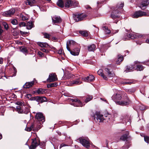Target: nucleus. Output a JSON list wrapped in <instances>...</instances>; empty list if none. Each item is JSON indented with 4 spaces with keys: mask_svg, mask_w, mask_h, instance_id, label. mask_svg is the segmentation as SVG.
I'll use <instances>...</instances> for the list:
<instances>
[{
    "mask_svg": "<svg viewBox=\"0 0 149 149\" xmlns=\"http://www.w3.org/2000/svg\"><path fill=\"white\" fill-rule=\"evenodd\" d=\"M125 97L124 100L119 101L122 98L121 95L120 94L116 93L113 95L112 99L117 104L123 106L128 105L131 103V101L126 95Z\"/></svg>",
    "mask_w": 149,
    "mask_h": 149,
    "instance_id": "1",
    "label": "nucleus"
},
{
    "mask_svg": "<svg viewBox=\"0 0 149 149\" xmlns=\"http://www.w3.org/2000/svg\"><path fill=\"white\" fill-rule=\"evenodd\" d=\"M31 144L30 146H29V149H35L39 145L40 147L45 149V143L44 142H40L39 139L38 137H35L32 139Z\"/></svg>",
    "mask_w": 149,
    "mask_h": 149,
    "instance_id": "2",
    "label": "nucleus"
},
{
    "mask_svg": "<svg viewBox=\"0 0 149 149\" xmlns=\"http://www.w3.org/2000/svg\"><path fill=\"white\" fill-rule=\"evenodd\" d=\"M78 140L84 147L89 148L90 147V141L87 137H82L79 138Z\"/></svg>",
    "mask_w": 149,
    "mask_h": 149,
    "instance_id": "3",
    "label": "nucleus"
},
{
    "mask_svg": "<svg viewBox=\"0 0 149 149\" xmlns=\"http://www.w3.org/2000/svg\"><path fill=\"white\" fill-rule=\"evenodd\" d=\"M143 16H149V11H147L146 12H143L141 10L136 11L132 15V17L134 18H137Z\"/></svg>",
    "mask_w": 149,
    "mask_h": 149,
    "instance_id": "4",
    "label": "nucleus"
},
{
    "mask_svg": "<svg viewBox=\"0 0 149 149\" xmlns=\"http://www.w3.org/2000/svg\"><path fill=\"white\" fill-rule=\"evenodd\" d=\"M87 17V15L85 13L76 14L73 16L74 19L76 22H78L84 20Z\"/></svg>",
    "mask_w": 149,
    "mask_h": 149,
    "instance_id": "5",
    "label": "nucleus"
},
{
    "mask_svg": "<svg viewBox=\"0 0 149 149\" xmlns=\"http://www.w3.org/2000/svg\"><path fill=\"white\" fill-rule=\"evenodd\" d=\"M119 12L118 9L113 10L111 15V17L113 20H116L114 22V23L117 24L118 20L121 19L120 16L117 14L119 13Z\"/></svg>",
    "mask_w": 149,
    "mask_h": 149,
    "instance_id": "6",
    "label": "nucleus"
},
{
    "mask_svg": "<svg viewBox=\"0 0 149 149\" xmlns=\"http://www.w3.org/2000/svg\"><path fill=\"white\" fill-rule=\"evenodd\" d=\"M93 117L96 122H101L104 120L103 115L100 114L99 112H96L93 115Z\"/></svg>",
    "mask_w": 149,
    "mask_h": 149,
    "instance_id": "7",
    "label": "nucleus"
},
{
    "mask_svg": "<svg viewBox=\"0 0 149 149\" xmlns=\"http://www.w3.org/2000/svg\"><path fill=\"white\" fill-rule=\"evenodd\" d=\"M71 104L74 107H82L85 104H83L79 100L71 99H70Z\"/></svg>",
    "mask_w": 149,
    "mask_h": 149,
    "instance_id": "8",
    "label": "nucleus"
},
{
    "mask_svg": "<svg viewBox=\"0 0 149 149\" xmlns=\"http://www.w3.org/2000/svg\"><path fill=\"white\" fill-rule=\"evenodd\" d=\"M15 12L14 9H11L8 11L3 12L2 13L3 16L6 17H10L13 15Z\"/></svg>",
    "mask_w": 149,
    "mask_h": 149,
    "instance_id": "9",
    "label": "nucleus"
},
{
    "mask_svg": "<svg viewBox=\"0 0 149 149\" xmlns=\"http://www.w3.org/2000/svg\"><path fill=\"white\" fill-rule=\"evenodd\" d=\"M137 36H138L139 38H141L142 37V36L141 35H139L137 34V35L135 34L134 33H130L129 34L127 35V38L125 39L123 38L124 40H130V39H134V38H136Z\"/></svg>",
    "mask_w": 149,
    "mask_h": 149,
    "instance_id": "10",
    "label": "nucleus"
},
{
    "mask_svg": "<svg viewBox=\"0 0 149 149\" xmlns=\"http://www.w3.org/2000/svg\"><path fill=\"white\" fill-rule=\"evenodd\" d=\"M36 118L39 121H41L42 123L45 121V118L42 113L38 112L36 113L35 116Z\"/></svg>",
    "mask_w": 149,
    "mask_h": 149,
    "instance_id": "11",
    "label": "nucleus"
},
{
    "mask_svg": "<svg viewBox=\"0 0 149 149\" xmlns=\"http://www.w3.org/2000/svg\"><path fill=\"white\" fill-rule=\"evenodd\" d=\"M56 76L54 73H52L49 74V78L47 79V81L49 82L54 81L57 80Z\"/></svg>",
    "mask_w": 149,
    "mask_h": 149,
    "instance_id": "12",
    "label": "nucleus"
},
{
    "mask_svg": "<svg viewBox=\"0 0 149 149\" xmlns=\"http://www.w3.org/2000/svg\"><path fill=\"white\" fill-rule=\"evenodd\" d=\"M149 4V0H143L139 7L142 10H144Z\"/></svg>",
    "mask_w": 149,
    "mask_h": 149,
    "instance_id": "13",
    "label": "nucleus"
},
{
    "mask_svg": "<svg viewBox=\"0 0 149 149\" xmlns=\"http://www.w3.org/2000/svg\"><path fill=\"white\" fill-rule=\"evenodd\" d=\"M81 78L82 80L86 82L92 81L94 80V77L92 75H90L86 77H82Z\"/></svg>",
    "mask_w": 149,
    "mask_h": 149,
    "instance_id": "14",
    "label": "nucleus"
},
{
    "mask_svg": "<svg viewBox=\"0 0 149 149\" xmlns=\"http://www.w3.org/2000/svg\"><path fill=\"white\" fill-rule=\"evenodd\" d=\"M52 22L54 24L60 23L62 22L61 17L58 16H55L52 18Z\"/></svg>",
    "mask_w": 149,
    "mask_h": 149,
    "instance_id": "15",
    "label": "nucleus"
},
{
    "mask_svg": "<svg viewBox=\"0 0 149 149\" xmlns=\"http://www.w3.org/2000/svg\"><path fill=\"white\" fill-rule=\"evenodd\" d=\"M64 6L66 8H70L72 6V1L71 0H64Z\"/></svg>",
    "mask_w": 149,
    "mask_h": 149,
    "instance_id": "16",
    "label": "nucleus"
},
{
    "mask_svg": "<svg viewBox=\"0 0 149 149\" xmlns=\"http://www.w3.org/2000/svg\"><path fill=\"white\" fill-rule=\"evenodd\" d=\"M80 49L78 48H76L70 51V54L74 56H77L79 54Z\"/></svg>",
    "mask_w": 149,
    "mask_h": 149,
    "instance_id": "17",
    "label": "nucleus"
},
{
    "mask_svg": "<svg viewBox=\"0 0 149 149\" xmlns=\"http://www.w3.org/2000/svg\"><path fill=\"white\" fill-rule=\"evenodd\" d=\"M105 71L108 73V77H111L114 75V74L112 72L111 70L108 68H106L105 69Z\"/></svg>",
    "mask_w": 149,
    "mask_h": 149,
    "instance_id": "18",
    "label": "nucleus"
},
{
    "mask_svg": "<svg viewBox=\"0 0 149 149\" xmlns=\"http://www.w3.org/2000/svg\"><path fill=\"white\" fill-rule=\"evenodd\" d=\"M34 84V81H32L30 82H26L23 86V87L24 88H29L31 87Z\"/></svg>",
    "mask_w": 149,
    "mask_h": 149,
    "instance_id": "19",
    "label": "nucleus"
},
{
    "mask_svg": "<svg viewBox=\"0 0 149 149\" xmlns=\"http://www.w3.org/2000/svg\"><path fill=\"white\" fill-rule=\"evenodd\" d=\"M36 1L35 0H26L25 3L26 5H29L31 6H33L36 3Z\"/></svg>",
    "mask_w": 149,
    "mask_h": 149,
    "instance_id": "20",
    "label": "nucleus"
},
{
    "mask_svg": "<svg viewBox=\"0 0 149 149\" xmlns=\"http://www.w3.org/2000/svg\"><path fill=\"white\" fill-rule=\"evenodd\" d=\"M97 73L98 75H101L105 80H107L108 78L103 74V70L102 69H101L97 71Z\"/></svg>",
    "mask_w": 149,
    "mask_h": 149,
    "instance_id": "21",
    "label": "nucleus"
},
{
    "mask_svg": "<svg viewBox=\"0 0 149 149\" xmlns=\"http://www.w3.org/2000/svg\"><path fill=\"white\" fill-rule=\"evenodd\" d=\"M22 113H25L27 114L29 113L30 111V109L29 107L27 106H23V109L22 110Z\"/></svg>",
    "mask_w": 149,
    "mask_h": 149,
    "instance_id": "22",
    "label": "nucleus"
},
{
    "mask_svg": "<svg viewBox=\"0 0 149 149\" xmlns=\"http://www.w3.org/2000/svg\"><path fill=\"white\" fill-rule=\"evenodd\" d=\"M56 4L59 7L61 8H63L64 6V1L58 0Z\"/></svg>",
    "mask_w": 149,
    "mask_h": 149,
    "instance_id": "23",
    "label": "nucleus"
},
{
    "mask_svg": "<svg viewBox=\"0 0 149 149\" xmlns=\"http://www.w3.org/2000/svg\"><path fill=\"white\" fill-rule=\"evenodd\" d=\"M96 48V46L94 44L89 45L88 47V49L89 51H94Z\"/></svg>",
    "mask_w": 149,
    "mask_h": 149,
    "instance_id": "24",
    "label": "nucleus"
},
{
    "mask_svg": "<svg viewBox=\"0 0 149 149\" xmlns=\"http://www.w3.org/2000/svg\"><path fill=\"white\" fill-rule=\"evenodd\" d=\"M80 78H78L77 79L75 78L76 80H73L71 81L72 84H75L76 85H79L81 84V82L79 81Z\"/></svg>",
    "mask_w": 149,
    "mask_h": 149,
    "instance_id": "25",
    "label": "nucleus"
},
{
    "mask_svg": "<svg viewBox=\"0 0 149 149\" xmlns=\"http://www.w3.org/2000/svg\"><path fill=\"white\" fill-rule=\"evenodd\" d=\"M124 58L123 56L120 55H119L118 56L117 61H116V63L119 65L120 63V62H121L123 60Z\"/></svg>",
    "mask_w": 149,
    "mask_h": 149,
    "instance_id": "26",
    "label": "nucleus"
},
{
    "mask_svg": "<svg viewBox=\"0 0 149 149\" xmlns=\"http://www.w3.org/2000/svg\"><path fill=\"white\" fill-rule=\"evenodd\" d=\"M129 132H127L126 133L122 136L120 138V139L123 141H125L128 139V136L129 135Z\"/></svg>",
    "mask_w": 149,
    "mask_h": 149,
    "instance_id": "27",
    "label": "nucleus"
},
{
    "mask_svg": "<svg viewBox=\"0 0 149 149\" xmlns=\"http://www.w3.org/2000/svg\"><path fill=\"white\" fill-rule=\"evenodd\" d=\"M47 101V99L46 97L38 96V102L42 103L43 102H46Z\"/></svg>",
    "mask_w": 149,
    "mask_h": 149,
    "instance_id": "28",
    "label": "nucleus"
},
{
    "mask_svg": "<svg viewBox=\"0 0 149 149\" xmlns=\"http://www.w3.org/2000/svg\"><path fill=\"white\" fill-rule=\"evenodd\" d=\"M38 44L42 47H47L49 46L48 44L46 42H39Z\"/></svg>",
    "mask_w": 149,
    "mask_h": 149,
    "instance_id": "29",
    "label": "nucleus"
},
{
    "mask_svg": "<svg viewBox=\"0 0 149 149\" xmlns=\"http://www.w3.org/2000/svg\"><path fill=\"white\" fill-rule=\"evenodd\" d=\"M23 109V106H17L16 107V111L18 112V113H22V110Z\"/></svg>",
    "mask_w": 149,
    "mask_h": 149,
    "instance_id": "30",
    "label": "nucleus"
},
{
    "mask_svg": "<svg viewBox=\"0 0 149 149\" xmlns=\"http://www.w3.org/2000/svg\"><path fill=\"white\" fill-rule=\"evenodd\" d=\"M124 3L123 2H121L118 3L116 6V8L118 9H122L124 6Z\"/></svg>",
    "mask_w": 149,
    "mask_h": 149,
    "instance_id": "31",
    "label": "nucleus"
},
{
    "mask_svg": "<svg viewBox=\"0 0 149 149\" xmlns=\"http://www.w3.org/2000/svg\"><path fill=\"white\" fill-rule=\"evenodd\" d=\"M134 68V67L132 65L127 66L125 71L127 72H131L133 70Z\"/></svg>",
    "mask_w": 149,
    "mask_h": 149,
    "instance_id": "32",
    "label": "nucleus"
},
{
    "mask_svg": "<svg viewBox=\"0 0 149 149\" xmlns=\"http://www.w3.org/2000/svg\"><path fill=\"white\" fill-rule=\"evenodd\" d=\"M75 43V42L74 41H73L71 40V41H69L68 44V42H67V43L66 48H67V50L68 51H69L70 53V51H71V50L70 49V48L68 47V46H69V44H70V46L71 47V44H74Z\"/></svg>",
    "mask_w": 149,
    "mask_h": 149,
    "instance_id": "33",
    "label": "nucleus"
},
{
    "mask_svg": "<svg viewBox=\"0 0 149 149\" xmlns=\"http://www.w3.org/2000/svg\"><path fill=\"white\" fill-rule=\"evenodd\" d=\"M57 83L54 82L52 83H50L47 85V86L48 88L53 87L55 86H57Z\"/></svg>",
    "mask_w": 149,
    "mask_h": 149,
    "instance_id": "34",
    "label": "nucleus"
},
{
    "mask_svg": "<svg viewBox=\"0 0 149 149\" xmlns=\"http://www.w3.org/2000/svg\"><path fill=\"white\" fill-rule=\"evenodd\" d=\"M45 91V90L44 89L39 88L37 91L36 93L38 94H41L43 93Z\"/></svg>",
    "mask_w": 149,
    "mask_h": 149,
    "instance_id": "35",
    "label": "nucleus"
},
{
    "mask_svg": "<svg viewBox=\"0 0 149 149\" xmlns=\"http://www.w3.org/2000/svg\"><path fill=\"white\" fill-rule=\"evenodd\" d=\"M125 91L128 93L130 94L134 93L135 91V89L134 88H131L129 89H126L125 90Z\"/></svg>",
    "mask_w": 149,
    "mask_h": 149,
    "instance_id": "36",
    "label": "nucleus"
},
{
    "mask_svg": "<svg viewBox=\"0 0 149 149\" xmlns=\"http://www.w3.org/2000/svg\"><path fill=\"white\" fill-rule=\"evenodd\" d=\"M33 24L32 22H29L28 23L27 26V29H31L32 27H33Z\"/></svg>",
    "mask_w": 149,
    "mask_h": 149,
    "instance_id": "37",
    "label": "nucleus"
},
{
    "mask_svg": "<svg viewBox=\"0 0 149 149\" xmlns=\"http://www.w3.org/2000/svg\"><path fill=\"white\" fill-rule=\"evenodd\" d=\"M103 29L105 31V32L106 34H110L111 31L109 29L108 27L106 26H104L103 27Z\"/></svg>",
    "mask_w": 149,
    "mask_h": 149,
    "instance_id": "38",
    "label": "nucleus"
},
{
    "mask_svg": "<svg viewBox=\"0 0 149 149\" xmlns=\"http://www.w3.org/2000/svg\"><path fill=\"white\" fill-rule=\"evenodd\" d=\"M143 69V66L141 65H137L136 69L137 71H141Z\"/></svg>",
    "mask_w": 149,
    "mask_h": 149,
    "instance_id": "39",
    "label": "nucleus"
},
{
    "mask_svg": "<svg viewBox=\"0 0 149 149\" xmlns=\"http://www.w3.org/2000/svg\"><path fill=\"white\" fill-rule=\"evenodd\" d=\"M79 33L80 34L84 36H87L88 35V33L86 31H79Z\"/></svg>",
    "mask_w": 149,
    "mask_h": 149,
    "instance_id": "40",
    "label": "nucleus"
},
{
    "mask_svg": "<svg viewBox=\"0 0 149 149\" xmlns=\"http://www.w3.org/2000/svg\"><path fill=\"white\" fill-rule=\"evenodd\" d=\"M1 25L3 26L5 29L7 30L8 29L9 27L8 24L5 22H3L2 23Z\"/></svg>",
    "mask_w": 149,
    "mask_h": 149,
    "instance_id": "41",
    "label": "nucleus"
},
{
    "mask_svg": "<svg viewBox=\"0 0 149 149\" xmlns=\"http://www.w3.org/2000/svg\"><path fill=\"white\" fill-rule=\"evenodd\" d=\"M67 78L68 79H70L71 78H74L75 76L71 73H68L67 75Z\"/></svg>",
    "mask_w": 149,
    "mask_h": 149,
    "instance_id": "42",
    "label": "nucleus"
},
{
    "mask_svg": "<svg viewBox=\"0 0 149 149\" xmlns=\"http://www.w3.org/2000/svg\"><path fill=\"white\" fill-rule=\"evenodd\" d=\"M20 50L24 53H27L28 50L26 47H22L20 48Z\"/></svg>",
    "mask_w": 149,
    "mask_h": 149,
    "instance_id": "43",
    "label": "nucleus"
},
{
    "mask_svg": "<svg viewBox=\"0 0 149 149\" xmlns=\"http://www.w3.org/2000/svg\"><path fill=\"white\" fill-rule=\"evenodd\" d=\"M93 98V97L92 96H87L85 100V102L86 103H87L91 100Z\"/></svg>",
    "mask_w": 149,
    "mask_h": 149,
    "instance_id": "44",
    "label": "nucleus"
},
{
    "mask_svg": "<svg viewBox=\"0 0 149 149\" xmlns=\"http://www.w3.org/2000/svg\"><path fill=\"white\" fill-rule=\"evenodd\" d=\"M43 34L44 36V38H45L49 39L50 37V35L47 33H43Z\"/></svg>",
    "mask_w": 149,
    "mask_h": 149,
    "instance_id": "45",
    "label": "nucleus"
},
{
    "mask_svg": "<svg viewBox=\"0 0 149 149\" xmlns=\"http://www.w3.org/2000/svg\"><path fill=\"white\" fill-rule=\"evenodd\" d=\"M38 96L35 97H31L30 100H36L37 102H38Z\"/></svg>",
    "mask_w": 149,
    "mask_h": 149,
    "instance_id": "46",
    "label": "nucleus"
},
{
    "mask_svg": "<svg viewBox=\"0 0 149 149\" xmlns=\"http://www.w3.org/2000/svg\"><path fill=\"white\" fill-rule=\"evenodd\" d=\"M35 125L34 124H32L31 125V126L30 127V128H31V129L32 130L33 129V130H36V131H38V128H35L34 129V128L35 127Z\"/></svg>",
    "mask_w": 149,
    "mask_h": 149,
    "instance_id": "47",
    "label": "nucleus"
},
{
    "mask_svg": "<svg viewBox=\"0 0 149 149\" xmlns=\"http://www.w3.org/2000/svg\"><path fill=\"white\" fill-rule=\"evenodd\" d=\"M40 50L42 52H45L46 53H48L49 51L47 49H46L44 48H42L40 49Z\"/></svg>",
    "mask_w": 149,
    "mask_h": 149,
    "instance_id": "48",
    "label": "nucleus"
},
{
    "mask_svg": "<svg viewBox=\"0 0 149 149\" xmlns=\"http://www.w3.org/2000/svg\"><path fill=\"white\" fill-rule=\"evenodd\" d=\"M145 141L148 143H149V137L148 136H145L144 137Z\"/></svg>",
    "mask_w": 149,
    "mask_h": 149,
    "instance_id": "49",
    "label": "nucleus"
},
{
    "mask_svg": "<svg viewBox=\"0 0 149 149\" xmlns=\"http://www.w3.org/2000/svg\"><path fill=\"white\" fill-rule=\"evenodd\" d=\"M11 23L13 25H16L17 24V21L15 19L12 20Z\"/></svg>",
    "mask_w": 149,
    "mask_h": 149,
    "instance_id": "50",
    "label": "nucleus"
},
{
    "mask_svg": "<svg viewBox=\"0 0 149 149\" xmlns=\"http://www.w3.org/2000/svg\"><path fill=\"white\" fill-rule=\"evenodd\" d=\"M118 30H113L111 33V36L115 34L118 33Z\"/></svg>",
    "mask_w": 149,
    "mask_h": 149,
    "instance_id": "51",
    "label": "nucleus"
},
{
    "mask_svg": "<svg viewBox=\"0 0 149 149\" xmlns=\"http://www.w3.org/2000/svg\"><path fill=\"white\" fill-rule=\"evenodd\" d=\"M16 104L17 105H19V106H23V103L22 102H20V101L17 102L16 103Z\"/></svg>",
    "mask_w": 149,
    "mask_h": 149,
    "instance_id": "52",
    "label": "nucleus"
},
{
    "mask_svg": "<svg viewBox=\"0 0 149 149\" xmlns=\"http://www.w3.org/2000/svg\"><path fill=\"white\" fill-rule=\"evenodd\" d=\"M78 3L76 2H73L72 3V6L76 7L77 6Z\"/></svg>",
    "mask_w": 149,
    "mask_h": 149,
    "instance_id": "53",
    "label": "nucleus"
},
{
    "mask_svg": "<svg viewBox=\"0 0 149 149\" xmlns=\"http://www.w3.org/2000/svg\"><path fill=\"white\" fill-rule=\"evenodd\" d=\"M102 3L99 1H97V7L98 8H100L102 6Z\"/></svg>",
    "mask_w": 149,
    "mask_h": 149,
    "instance_id": "54",
    "label": "nucleus"
},
{
    "mask_svg": "<svg viewBox=\"0 0 149 149\" xmlns=\"http://www.w3.org/2000/svg\"><path fill=\"white\" fill-rule=\"evenodd\" d=\"M26 23L24 22H21L19 24V26L20 27L25 26Z\"/></svg>",
    "mask_w": 149,
    "mask_h": 149,
    "instance_id": "55",
    "label": "nucleus"
},
{
    "mask_svg": "<svg viewBox=\"0 0 149 149\" xmlns=\"http://www.w3.org/2000/svg\"><path fill=\"white\" fill-rule=\"evenodd\" d=\"M143 64L149 66V60L144 62Z\"/></svg>",
    "mask_w": 149,
    "mask_h": 149,
    "instance_id": "56",
    "label": "nucleus"
},
{
    "mask_svg": "<svg viewBox=\"0 0 149 149\" xmlns=\"http://www.w3.org/2000/svg\"><path fill=\"white\" fill-rule=\"evenodd\" d=\"M3 31L2 29V27L0 25V36L1 35L2 33L3 32Z\"/></svg>",
    "mask_w": 149,
    "mask_h": 149,
    "instance_id": "57",
    "label": "nucleus"
},
{
    "mask_svg": "<svg viewBox=\"0 0 149 149\" xmlns=\"http://www.w3.org/2000/svg\"><path fill=\"white\" fill-rule=\"evenodd\" d=\"M31 95L30 94H27L26 95V97H27L30 100L31 98Z\"/></svg>",
    "mask_w": 149,
    "mask_h": 149,
    "instance_id": "58",
    "label": "nucleus"
},
{
    "mask_svg": "<svg viewBox=\"0 0 149 149\" xmlns=\"http://www.w3.org/2000/svg\"><path fill=\"white\" fill-rule=\"evenodd\" d=\"M139 109L141 110H143L145 109V107L141 105Z\"/></svg>",
    "mask_w": 149,
    "mask_h": 149,
    "instance_id": "59",
    "label": "nucleus"
},
{
    "mask_svg": "<svg viewBox=\"0 0 149 149\" xmlns=\"http://www.w3.org/2000/svg\"><path fill=\"white\" fill-rule=\"evenodd\" d=\"M26 130L27 131L30 132L31 131L32 129H31L30 127H27L26 128Z\"/></svg>",
    "mask_w": 149,
    "mask_h": 149,
    "instance_id": "60",
    "label": "nucleus"
},
{
    "mask_svg": "<svg viewBox=\"0 0 149 149\" xmlns=\"http://www.w3.org/2000/svg\"><path fill=\"white\" fill-rule=\"evenodd\" d=\"M131 83V82H125L123 83V84H130Z\"/></svg>",
    "mask_w": 149,
    "mask_h": 149,
    "instance_id": "61",
    "label": "nucleus"
},
{
    "mask_svg": "<svg viewBox=\"0 0 149 149\" xmlns=\"http://www.w3.org/2000/svg\"><path fill=\"white\" fill-rule=\"evenodd\" d=\"M3 62V60L2 58H0V64H2Z\"/></svg>",
    "mask_w": 149,
    "mask_h": 149,
    "instance_id": "62",
    "label": "nucleus"
},
{
    "mask_svg": "<svg viewBox=\"0 0 149 149\" xmlns=\"http://www.w3.org/2000/svg\"><path fill=\"white\" fill-rule=\"evenodd\" d=\"M66 146V145L65 144L62 143L60 145V148H62L63 146Z\"/></svg>",
    "mask_w": 149,
    "mask_h": 149,
    "instance_id": "63",
    "label": "nucleus"
},
{
    "mask_svg": "<svg viewBox=\"0 0 149 149\" xmlns=\"http://www.w3.org/2000/svg\"><path fill=\"white\" fill-rule=\"evenodd\" d=\"M38 53L39 55L41 56H42V55H43V53L40 52H39Z\"/></svg>",
    "mask_w": 149,
    "mask_h": 149,
    "instance_id": "64",
    "label": "nucleus"
}]
</instances>
